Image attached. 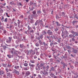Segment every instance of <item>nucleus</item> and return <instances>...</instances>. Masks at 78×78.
Masks as SVG:
<instances>
[{
	"instance_id": "obj_1",
	"label": "nucleus",
	"mask_w": 78,
	"mask_h": 78,
	"mask_svg": "<svg viewBox=\"0 0 78 78\" xmlns=\"http://www.w3.org/2000/svg\"><path fill=\"white\" fill-rule=\"evenodd\" d=\"M39 44H41V45H45V46H46V48H47V45L46 44H45V43L44 42L42 43V41L41 40H40L39 41Z\"/></svg>"
},
{
	"instance_id": "obj_2",
	"label": "nucleus",
	"mask_w": 78,
	"mask_h": 78,
	"mask_svg": "<svg viewBox=\"0 0 78 78\" xmlns=\"http://www.w3.org/2000/svg\"><path fill=\"white\" fill-rule=\"evenodd\" d=\"M71 33L72 34H73V36H78V33H77V32H74L73 31H71Z\"/></svg>"
},
{
	"instance_id": "obj_3",
	"label": "nucleus",
	"mask_w": 78,
	"mask_h": 78,
	"mask_svg": "<svg viewBox=\"0 0 78 78\" xmlns=\"http://www.w3.org/2000/svg\"><path fill=\"white\" fill-rule=\"evenodd\" d=\"M42 73L45 76H47V75H48V72L47 71H46L45 70V69L43 72Z\"/></svg>"
},
{
	"instance_id": "obj_4",
	"label": "nucleus",
	"mask_w": 78,
	"mask_h": 78,
	"mask_svg": "<svg viewBox=\"0 0 78 78\" xmlns=\"http://www.w3.org/2000/svg\"><path fill=\"white\" fill-rule=\"evenodd\" d=\"M47 33L48 34H49V35H53V32L51 31L50 30H48L47 32Z\"/></svg>"
},
{
	"instance_id": "obj_5",
	"label": "nucleus",
	"mask_w": 78,
	"mask_h": 78,
	"mask_svg": "<svg viewBox=\"0 0 78 78\" xmlns=\"http://www.w3.org/2000/svg\"><path fill=\"white\" fill-rule=\"evenodd\" d=\"M11 40H12V38L11 37H9V40H7L6 41V42L8 44L9 43H10L11 42Z\"/></svg>"
},
{
	"instance_id": "obj_6",
	"label": "nucleus",
	"mask_w": 78,
	"mask_h": 78,
	"mask_svg": "<svg viewBox=\"0 0 78 78\" xmlns=\"http://www.w3.org/2000/svg\"><path fill=\"white\" fill-rule=\"evenodd\" d=\"M61 63L63 66V69H65V68H66V66H67V65H66L65 63L62 62H61Z\"/></svg>"
},
{
	"instance_id": "obj_7",
	"label": "nucleus",
	"mask_w": 78,
	"mask_h": 78,
	"mask_svg": "<svg viewBox=\"0 0 78 78\" xmlns=\"http://www.w3.org/2000/svg\"><path fill=\"white\" fill-rule=\"evenodd\" d=\"M30 74H31V72H30L29 71L26 72V75L25 76V77H27V76H29Z\"/></svg>"
},
{
	"instance_id": "obj_8",
	"label": "nucleus",
	"mask_w": 78,
	"mask_h": 78,
	"mask_svg": "<svg viewBox=\"0 0 78 78\" xmlns=\"http://www.w3.org/2000/svg\"><path fill=\"white\" fill-rule=\"evenodd\" d=\"M33 29H34V30H33L32 29L30 30V33H33L34 31H36V28L35 27H34L33 28Z\"/></svg>"
},
{
	"instance_id": "obj_9",
	"label": "nucleus",
	"mask_w": 78,
	"mask_h": 78,
	"mask_svg": "<svg viewBox=\"0 0 78 78\" xmlns=\"http://www.w3.org/2000/svg\"><path fill=\"white\" fill-rule=\"evenodd\" d=\"M47 39H49V42H51V41H53V39L51 38V37H49L48 36L47 37Z\"/></svg>"
},
{
	"instance_id": "obj_10",
	"label": "nucleus",
	"mask_w": 78,
	"mask_h": 78,
	"mask_svg": "<svg viewBox=\"0 0 78 78\" xmlns=\"http://www.w3.org/2000/svg\"><path fill=\"white\" fill-rule=\"evenodd\" d=\"M39 36V37H37L38 40H40V39H43V38L44 37V35L42 34H41Z\"/></svg>"
},
{
	"instance_id": "obj_11",
	"label": "nucleus",
	"mask_w": 78,
	"mask_h": 78,
	"mask_svg": "<svg viewBox=\"0 0 78 78\" xmlns=\"http://www.w3.org/2000/svg\"><path fill=\"white\" fill-rule=\"evenodd\" d=\"M20 48L23 49L24 48H25V46H24V45L23 44H20Z\"/></svg>"
},
{
	"instance_id": "obj_12",
	"label": "nucleus",
	"mask_w": 78,
	"mask_h": 78,
	"mask_svg": "<svg viewBox=\"0 0 78 78\" xmlns=\"http://www.w3.org/2000/svg\"><path fill=\"white\" fill-rule=\"evenodd\" d=\"M56 25L57 26V27H59L61 26V24L59 23V22H58L56 21Z\"/></svg>"
},
{
	"instance_id": "obj_13",
	"label": "nucleus",
	"mask_w": 78,
	"mask_h": 78,
	"mask_svg": "<svg viewBox=\"0 0 78 78\" xmlns=\"http://www.w3.org/2000/svg\"><path fill=\"white\" fill-rule=\"evenodd\" d=\"M43 35H46L47 34V33L45 30H43L42 32Z\"/></svg>"
},
{
	"instance_id": "obj_14",
	"label": "nucleus",
	"mask_w": 78,
	"mask_h": 78,
	"mask_svg": "<svg viewBox=\"0 0 78 78\" xmlns=\"http://www.w3.org/2000/svg\"><path fill=\"white\" fill-rule=\"evenodd\" d=\"M14 72L17 74V75H19V72L17 71L16 69L14 70Z\"/></svg>"
},
{
	"instance_id": "obj_15",
	"label": "nucleus",
	"mask_w": 78,
	"mask_h": 78,
	"mask_svg": "<svg viewBox=\"0 0 78 78\" xmlns=\"http://www.w3.org/2000/svg\"><path fill=\"white\" fill-rule=\"evenodd\" d=\"M29 69H30V67L29 66H27L24 69V70H28Z\"/></svg>"
},
{
	"instance_id": "obj_16",
	"label": "nucleus",
	"mask_w": 78,
	"mask_h": 78,
	"mask_svg": "<svg viewBox=\"0 0 78 78\" xmlns=\"http://www.w3.org/2000/svg\"><path fill=\"white\" fill-rule=\"evenodd\" d=\"M58 30H59V28L57 27H56V28L54 30V31H55L56 33L57 32V31H58Z\"/></svg>"
},
{
	"instance_id": "obj_17",
	"label": "nucleus",
	"mask_w": 78,
	"mask_h": 78,
	"mask_svg": "<svg viewBox=\"0 0 78 78\" xmlns=\"http://www.w3.org/2000/svg\"><path fill=\"white\" fill-rule=\"evenodd\" d=\"M7 76H9V77H10V75H11V73L9 72H7L6 73Z\"/></svg>"
},
{
	"instance_id": "obj_18",
	"label": "nucleus",
	"mask_w": 78,
	"mask_h": 78,
	"mask_svg": "<svg viewBox=\"0 0 78 78\" xmlns=\"http://www.w3.org/2000/svg\"><path fill=\"white\" fill-rule=\"evenodd\" d=\"M2 46V47H3V49L5 51V49H6V48H7V47H6V46H5L4 45H3Z\"/></svg>"
},
{
	"instance_id": "obj_19",
	"label": "nucleus",
	"mask_w": 78,
	"mask_h": 78,
	"mask_svg": "<svg viewBox=\"0 0 78 78\" xmlns=\"http://www.w3.org/2000/svg\"><path fill=\"white\" fill-rule=\"evenodd\" d=\"M29 66H30V67H35V66L34 65H31L30 63L29 64Z\"/></svg>"
},
{
	"instance_id": "obj_20",
	"label": "nucleus",
	"mask_w": 78,
	"mask_h": 78,
	"mask_svg": "<svg viewBox=\"0 0 78 78\" xmlns=\"http://www.w3.org/2000/svg\"><path fill=\"white\" fill-rule=\"evenodd\" d=\"M69 36L70 37V38H72V37H75V36H73V35H72V34H70L69 35Z\"/></svg>"
},
{
	"instance_id": "obj_21",
	"label": "nucleus",
	"mask_w": 78,
	"mask_h": 78,
	"mask_svg": "<svg viewBox=\"0 0 78 78\" xmlns=\"http://www.w3.org/2000/svg\"><path fill=\"white\" fill-rule=\"evenodd\" d=\"M19 66H15L14 67L15 69H19Z\"/></svg>"
},
{
	"instance_id": "obj_22",
	"label": "nucleus",
	"mask_w": 78,
	"mask_h": 78,
	"mask_svg": "<svg viewBox=\"0 0 78 78\" xmlns=\"http://www.w3.org/2000/svg\"><path fill=\"white\" fill-rule=\"evenodd\" d=\"M4 72H3V71L1 70H0V75H3L4 74Z\"/></svg>"
},
{
	"instance_id": "obj_23",
	"label": "nucleus",
	"mask_w": 78,
	"mask_h": 78,
	"mask_svg": "<svg viewBox=\"0 0 78 78\" xmlns=\"http://www.w3.org/2000/svg\"><path fill=\"white\" fill-rule=\"evenodd\" d=\"M10 4L11 5H14V2L13 1L11 2H10Z\"/></svg>"
},
{
	"instance_id": "obj_24",
	"label": "nucleus",
	"mask_w": 78,
	"mask_h": 78,
	"mask_svg": "<svg viewBox=\"0 0 78 78\" xmlns=\"http://www.w3.org/2000/svg\"><path fill=\"white\" fill-rule=\"evenodd\" d=\"M28 30H32V28L31 27H30V26L29 25L27 27Z\"/></svg>"
},
{
	"instance_id": "obj_25",
	"label": "nucleus",
	"mask_w": 78,
	"mask_h": 78,
	"mask_svg": "<svg viewBox=\"0 0 78 78\" xmlns=\"http://www.w3.org/2000/svg\"><path fill=\"white\" fill-rule=\"evenodd\" d=\"M66 48H68V49H69V50H70L72 48L70 47V46H66Z\"/></svg>"
},
{
	"instance_id": "obj_26",
	"label": "nucleus",
	"mask_w": 78,
	"mask_h": 78,
	"mask_svg": "<svg viewBox=\"0 0 78 78\" xmlns=\"http://www.w3.org/2000/svg\"><path fill=\"white\" fill-rule=\"evenodd\" d=\"M76 22H77V21H73L72 22L73 25H75V23H76Z\"/></svg>"
},
{
	"instance_id": "obj_27",
	"label": "nucleus",
	"mask_w": 78,
	"mask_h": 78,
	"mask_svg": "<svg viewBox=\"0 0 78 78\" xmlns=\"http://www.w3.org/2000/svg\"><path fill=\"white\" fill-rule=\"evenodd\" d=\"M74 17L78 20V15H76L74 16Z\"/></svg>"
},
{
	"instance_id": "obj_28",
	"label": "nucleus",
	"mask_w": 78,
	"mask_h": 78,
	"mask_svg": "<svg viewBox=\"0 0 78 78\" xmlns=\"http://www.w3.org/2000/svg\"><path fill=\"white\" fill-rule=\"evenodd\" d=\"M51 70H52V71H54V70H55V68L52 67L51 69Z\"/></svg>"
},
{
	"instance_id": "obj_29",
	"label": "nucleus",
	"mask_w": 78,
	"mask_h": 78,
	"mask_svg": "<svg viewBox=\"0 0 78 78\" xmlns=\"http://www.w3.org/2000/svg\"><path fill=\"white\" fill-rule=\"evenodd\" d=\"M43 66H44V64L42 63H41L40 65V67H42Z\"/></svg>"
},
{
	"instance_id": "obj_30",
	"label": "nucleus",
	"mask_w": 78,
	"mask_h": 78,
	"mask_svg": "<svg viewBox=\"0 0 78 78\" xmlns=\"http://www.w3.org/2000/svg\"><path fill=\"white\" fill-rule=\"evenodd\" d=\"M73 53H76L77 52V50L76 49H74L73 50Z\"/></svg>"
},
{
	"instance_id": "obj_31",
	"label": "nucleus",
	"mask_w": 78,
	"mask_h": 78,
	"mask_svg": "<svg viewBox=\"0 0 78 78\" xmlns=\"http://www.w3.org/2000/svg\"><path fill=\"white\" fill-rule=\"evenodd\" d=\"M24 66L25 67H27V66H28V63H25L24 64Z\"/></svg>"
},
{
	"instance_id": "obj_32",
	"label": "nucleus",
	"mask_w": 78,
	"mask_h": 78,
	"mask_svg": "<svg viewBox=\"0 0 78 78\" xmlns=\"http://www.w3.org/2000/svg\"><path fill=\"white\" fill-rule=\"evenodd\" d=\"M30 62L31 63H34V62H35L34 60H30Z\"/></svg>"
},
{
	"instance_id": "obj_33",
	"label": "nucleus",
	"mask_w": 78,
	"mask_h": 78,
	"mask_svg": "<svg viewBox=\"0 0 78 78\" xmlns=\"http://www.w3.org/2000/svg\"><path fill=\"white\" fill-rule=\"evenodd\" d=\"M62 14L63 16H65V15H66V13H64V12H62Z\"/></svg>"
},
{
	"instance_id": "obj_34",
	"label": "nucleus",
	"mask_w": 78,
	"mask_h": 78,
	"mask_svg": "<svg viewBox=\"0 0 78 78\" xmlns=\"http://www.w3.org/2000/svg\"><path fill=\"white\" fill-rule=\"evenodd\" d=\"M35 45L37 47H39V44L38 43H37Z\"/></svg>"
},
{
	"instance_id": "obj_35",
	"label": "nucleus",
	"mask_w": 78,
	"mask_h": 78,
	"mask_svg": "<svg viewBox=\"0 0 78 78\" xmlns=\"http://www.w3.org/2000/svg\"><path fill=\"white\" fill-rule=\"evenodd\" d=\"M4 22H8V18H6L5 19Z\"/></svg>"
},
{
	"instance_id": "obj_36",
	"label": "nucleus",
	"mask_w": 78,
	"mask_h": 78,
	"mask_svg": "<svg viewBox=\"0 0 78 78\" xmlns=\"http://www.w3.org/2000/svg\"><path fill=\"white\" fill-rule=\"evenodd\" d=\"M0 12L1 13H2V12H3V10H2V9H1L0 10Z\"/></svg>"
},
{
	"instance_id": "obj_37",
	"label": "nucleus",
	"mask_w": 78,
	"mask_h": 78,
	"mask_svg": "<svg viewBox=\"0 0 78 78\" xmlns=\"http://www.w3.org/2000/svg\"><path fill=\"white\" fill-rule=\"evenodd\" d=\"M70 68H71L72 69H73L74 68V66H73L70 65Z\"/></svg>"
},
{
	"instance_id": "obj_38",
	"label": "nucleus",
	"mask_w": 78,
	"mask_h": 78,
	"mask_svg": "<svg viewBox=\"0 0 78 78\" xmlns=\"http://www.w3.org/2000/svg\"><path fill=\"white\" fill-rule=\"evenodd\" d=\"M7 56L9 58H11V56L10 55H7Z\"/></svg>"
},
{
	"instance_id": "obj_39",
	"label": "nucleus",
	"mask_w": 78,
	"mask_h": 78,
	"mask_svg": "<svg viewBox=\"0 0 78 78\" xmlns=\"http://www.w3.org/2000/svg\"><path fill=\"white\" fill-rule=\"evenodd\" d=\"M5 70H6L7 72H9V70L8 69V68H6L5 69Z\"/></svg>"
},
{
	"instance_id": "obj_40",
	"label": "nucleus",
	"mask_w": 78,
	"mask_h": 78,
	"mask_svg": "<svg viewBox=\"0 0 78 78\" xmlns=\"http://www.w3.org/2000/svg\"><path fill=\"white\" fill-rule=\"evenodd\" d=\"M33 14H36V11H34L33 12Z\"/></svg>"
},
{
	"instance_id": "obj_41",
	"label": "nucleus",
	"mask_w": 78,
	"mask_h": 78,
	"mask_svg": "<svg viewBox=\"0 0 78 78\" xmlns=\"http://www.w3.org/2000/svg\"><path fill=\"white\" fill-rule=\"evenodd\" d=\"M57 42H58V43H60L61 42V40L59 39H58Z\"/></svg>"
},
{
	"instance_id": "obj_42",
	"label": "nucleus",
	"mask_w": 78,
	"mask_h": 78,
	"mask_svg": "<svg viewBox=\"0 0 78 78\" xmlns=\"http://www.w3.org/2000/svg\"><path fill=\"white\" fill-rule=\"evenodd\" d=\"M58 44V43L56 42H54V45H57Z\"/></svg>"
},
{
	"instance_id": "obj_43",
	"label": "nucleus",
	"mask_w": 78,
	"mask_h": 78,
	"mask_svg": "<svg viewBox=\"0 0 78 78\" xmlns=\"http://www.w3.org/2000/svg\"><path fill=\"white\" fill-rule=\"evenodd\" d=\"M72 41H75V39H74V38H72Z\"/></svg>"
},
{
	"instance_id": "obj_44",
	"label": "nucleus",
	"mask_w": 78,
	"mask_h": 78,
	"mask_svg": "<svg viewBox=\"0 0 78 78\" xmlns=\"http://www.w3.org/2000/svg\"><path fill=\"white\" fill-rule=\"evenodd\" d=\"M12 9L13 10V11L14 12H16V10H15L14 9V8H12Z\"/></svg>"
},
{
	"instance_id": "obj_45",
	"label": "nucleus",
	"mask_w": 78,
	"mask_h": 78,
	"mask_svg": "<svg viewBox=\"0 0 78 78\" xmlns=\"http://www.w3.org/2000/svg\"><path fill=\"white\" fill-rule=\"evenodd\" d=\"M49 69V66H47L46 67V69L47 70Z\"/></svg>"
},
{
	"instance_id": "obj_46",
	"label": "nucleus",
	"mask_w": 78,
	"mask_h": 78,
	"mask_svg": "<svg viewBox=\"0 0 78 78\" xmlns=\"http://www.w3.org/2000/svg\"><path fill=\"white\" fill-rule=\"evenodd\" d=\"M2 66L3 67H6V64H2Z\"/></svg>"
},
{
	"instance_id": "obj_47",
	"label": "nucleus",
	"mask_w": 78,
	"mask_h": 78,
	"mask_svg": "<svg viewBox=\"0 0 78 78\" xmlns=\"http://www.w3.org/2000/svg\"><path fill=\"white\" fill-rule=\"evenodd\" d=\"M38 20H37V21H36V23H35V25H37V22H38Z\"/></svg>"
},
{
	"instance_id": "obj_48",
	"label": "nucleus",
	"mask_w": 78,
	"mask_h": 78,
	"mask_svg": "<svg viewBox=\"0 0 78 78\" xmlns=\"http://www.w3.org/2000/svg\"><path fill=\"white\" fill-rule=\"evenodd\" d=\"M33 2H30V5H33Z\"/></svg>"
},
{
	"instance_id": "obj_49",
	"label": "nucleus",
	"mask_w": 78,
	"mask_h": 78,
	"mask_svg": "<svg viewBox=\"0 0 78 78\" xmlns=\"http://www.w3.org/2000/svg\"><path fill=\"white\" fill-rule=\"evenodd\" d=\"M50 61L51 62H52L53 61V59L52 58H51L50 59Z\"/></svg>"
},
{
	"instance_id": "obj_50",
	"label": "nucleus",
	"mask_w": 78,
	"mask_h": 78,
	"mask_svg": "<svg viewBox=\"0 0 78 78\" xmlns=\"http://www.w3.org/2000/svg\"><path fill=\"white\" fill-rule=\"evenodd\" d=\"M2 5H3V6H5L6 5V3H5L4 4L1 3Z\"/></svg>"
},
{
	"instance_id": "obj_51",
	"label": "nucleus",
	"mask_w": 78,
	"mask_h": 78,
	"mask_svg": "<svg viewBox=\"0 0 78 78\" xmlns=\"http://www.w3.org/2000/svg\"><path fill=\"white\" fill-rule=\"evenodd\" d=\"M36 3H33V5H33V6H36Z\"/></svg>"
},
{
	"instance_id": "obj_52",
	"label": "nucleus",
	"mask_w": 78,
	"mask_h": 78,
	"mask_svg": "<svg viewBox=\"0 0 78 78\" xmlns=\"http://www.w3.org/2000/svg\"><path fill=\"white\" fill-rule=\"evenodd\" d=\"M38 77H39V78H41V75L39 74L38 75Z\"/></svg>"
},
{
	"instance_id": "obj_53",
	"label": "nucleus",
	"mask_w": 78,
	"mask_h": 78,
	"mask_svg": "<svg viewBox=\"0 0 78 78\" xmlns=\"http://www.w3.org/2000/svg\"><path fill=\"white\" fill-rule=\"evenodd\" d=\"M2 18L1 19V20H3V19H5V18H4V17L3 16H2Z\"/></svg>"
},
{
	"instance_id": "obj_54",
	"label": "nucleus",
	"mask_w": 78,
	"mask_h": 78,
	"mask_svg": "<svg viewBox=\"0 0 78 78\" xmlns=\"http://www.w3.org/2000/svg\"><path fill=\"white\" fill-rule=\"evenodd\" d=\"M53 44H54V43H51V44H50V45H51V46H52V45H53Z\"/></svg>"
},
{
	"instance_id": "obj_55",
	"label": "nucleus",
	"mask_w": 78,
	"mask_h": 78,
	"mask_svg": "<svg viewBox=\"0 0 78 78\" xmlns=\"http://www.w3.org/2000/svg\"><path fill=\"white\" fill-rule=\"evenodd\" d=\"M66 35H68V34H69V33H68V32L67 31L66 32Z\"/></svg>"
},
{
	"instance_id": "obj_56",
	"label": "nucleus",
	"mask_w": 78,
	"mask_h": 78,
	"mask_svg": "<svg viewBox=\"0 0 78 78\" xmlns=\"http://www.w3.org/2000/svg\"><path fill=\"white\" fill-rule=\"evenodd\" d=\"M10 28H12V25H11L9 27Z\"/></svg>"
},
{
	"instance_id": "obj_57",
	"label": "nucleus",
	"mask_w": 78,
	"mask_h": 78,
	"mask_svg": "<svg viewBox=\"0 0 78 78\" xmlns=\"http://www.w3.org/2000/svg\"><path fill=\"white\" fill-rule=\"evenodd\" d=\"M6 30H4V34H6Z\"/></svg>"
},
{
	"instance_id": "obj_58",
	"label": "nucleus",
	"mask_w": 78,
	"mask_h": 78,
	"mask_svg": "<svg viewBox=\"0 0 78 78\" xmlns=\"http://www.w3.org/2000/svg\"><path fill=\"white\" fill-rule=\"evenodd\" d=\"M76 28L78 29V25L76 26Z\"/></svg>"
},
{
	"instance_id": "obj_59",
	"label": "nucleus",
	"mask_w": 78,
	"mask_h": 78,
	"mask_svg": "<svg viewBox=\"0 0 78 78\" xmlns=\"http://www.w3.org/2000/svg\"><path fill=\"white\" fill-rule=\"evenodd\" d=\"M20 21H18V24L19 25V24H20Z\"/></svg>"
},
{
	"instance_id": "obj_60",
	"label": "nucleus",
	"mask_w": 78,
	"mask_h": 78,
	"mask_svg": "<svg viewBox=\"0 0 78 78\" xmlns=\"http://www.w3.org/2000/svg\"><path fill=\"white\" fill-rule=\"evenodd\" d=\"M34 59H36L37 58V56L36 55H35L34 57Z\"/></svg>"
},
{
	"instance_id": "obj_61",
	"label": "nucleus",
	"mask_w": 78,
	"mask_h": 78,
	"mask_svg": "<svg viewBox=\"0 0 78 78\" xmlns=\"http://www.w3.org/2000/svg\"><path fill=\"white\" fill-rule=\"evenodd\" d=\"M8 66L9 67H11V65H8Z\"/></svg>"
},
{
	"instance_id": "obj_62",
	"label": "nucleus",
	"mask_w": 78,
	"mask_h": 78,
	"mask_svg": "<svg viewBox=\"0 0 78 78\" xmlns=\"http://www.w3.org/2000/svg\"><path fill=\"white\" fill-rule=\"evenodd\" d=\"M35 50L36 51H37L38 49L37 48H35Z\"/></svg>"
},
{
	"instance_id": "obj_63",
	"label": "nucleus",
	"mask_w": 78,
	"mask_h": 78,
	"mask_svg": "<svg viewBox=\"0 0 78 78\" xmlns=\"http://www.w3.org/2000/svg\"><path fill=\"white\" fill-rule=\"evenodd\" d=\"M75 75H76V78H78V74L77 75L76 74H75Z\"/></svg>"
},
{
	"instance_id": "obj_64",
	"label": "nucleus",
	"mask_w": 78,
	"mask_h": 78,
	"mask_svg": "<svg viewBox=\"0 0 78 78\" xmlns=\"http://www.w3.org/2000/svg\"><path fill=\"white\" fill-rule=\"evenodd\" d=\"M21 18H23V15H21Z\"/></svg>"
}]
</instances>
